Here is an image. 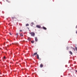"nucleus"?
Wrapping results in <instances>:
<instances>
[{"mask_svg": "<svg viewBox=\"0 0 77 77\" xmlns=\"http://www.w3.org/2000/svg\"><path fill=\"white\" fill-rule=\"evenodd\" d=\"M72 49H73V50H74V51H75V48H72Z\"/></svg>", "mask_w": 77, "mask_h": 77, "instance_id": "ddd939ff", "label": "nucleus"}, {"mask_svg": "<svg viewBox=\"0 0 77 77\" xmlns=\"http://www.w3.org/2000/svg\"><path fill=\"white\" fill-rule=\"evenodd\" d=\"M37 54H36V57H37V58L38 59H39V55H38V54H37Z\"/></svg>", "mask_w": 77, "mask_h": 77, "instance_id": "7ed1b4c3", "label": "nucleus"}, {"mask_svg": "<svg viewBox=\"0 0 77 77\" xmlns=\"http://www.w3.org/2000/svg\"><path fill=\"white\" fill-rule=\"evenodd\" d=\"M28 40H29V41H30L31 40V38H30L29 37L27 39Z\"/></svg>", "mask_w": 77, "mask_h": 77, "instance_id": "6e6552de", "label": "nucleus"}, {"mask_svg": "<svg viewBox=\"0 0 77 77\" xmlns=\"http://www.w3.org/2000/svg\"><path fill=\"white\" fill-rule=\"evenodd\" d=\"M43 64H41L40 65V67L42 68L43 67Z\"/></svg>", "mask_w": 77, "mask_h": 77, "instance_id": "0eeeda50", "label": "nucleus"}, {"mask_svg": "<svg viewBox=\"0 0 77 77\" xmlns=\"http://www.w3.org/2000/svg\"><path fill=\"white\" fill-rule=\"evenodd\" d=\"M29 34H31V36H33V37H34L35 35V33H34V32H30V33H29Z\"/></svg>", "mask_w": 77, "mask_h": 77, "instance_id": "f257e3e1", "label": "nucleus"}, {"mask_svg": "<svg viewBox=\"0 0 77 77\" xmlns=\"http://www.w3.org/2000/svg\"><path fill=\"white\" fill-rule=\"evenodd\" d=\"M35 42H38V39L37 37H35Z\"/></svg>", "mask_w": 77, "mask_h": 77, "instance_id": "39448f33", "label": "nucleus"}, {"mask_svg": "<svg viewBox=\"0 0 77 77\" xmlns=\"http://www.w3.org/2000/svg\"><path fill=\"white\" fill-rule=\"evenodd\" d=\"M23 31L21 29H20V32H22Z\"/></svg>", "mask_w": 77, "mask_h": 77, "instance_id": "a211bd4d", "label": "nucleus"}, {"mask_svg": "<svg viewBox=\"0 0 77 77\" xmlns=\"http://www.w3.org/2000/svg\"><path fill=\"white\" fill-rule=\"evenodd\" d=\"M7 2H8V3H10L11 2L10 1H8V0L7 1Z\"/></svg>", "mask_w": 77, "mask_h": 77, "instance_id": "6ab92c4d", "label": "nucleus"}, {"mask_svg": "<svg viewBox=\"0 0 77 77\" xmlns=\"http://www.w3.org/2000/svg\"><path fill=\"white\" fill-rule=\"evenodd\" d=\"M33 25H34V23L32 22V23H31V26H33Z\"/></svg>", "mask_w": 77, "mask_h": 77, "instance_id": "9b49d317", "label": "nucleus"}, {"mask_svg": "<svg viewBox=\"0 0 77 77\" xmlns=\"http://www.w3.org/2000/svg\"><path fill=\"white\" fill-rule=\"evenodd\" d=\"M37 54V52H35V53H34V54H32V55L33 57H34L35 55H36Z\"/></svg>", "mask_w": 77, "mask_h": 77, "instance_id": "f03ea898", "label": "nucleus"}, {"mask_svg": "<svg viewBox=\"0 0 77 77\" xmlns=\"http://www.w3.org/2000/svg\"><path fill=\"white\" fill-rule=\"evenodd\" d=\"M43 29L45 30H47V28L44 27V26H43Z\"/></svg>", "mask_w": 77, "mask_h": 77, "instance_id": "423d86ee", "label": "nucleus"}, {"mask_svg": "<svg viewBox=\"0 0 77 77\" xmlns=\"http://www.w3.org/2000/svg\"><path fill=\"white\" fill-rule=\"evenodd\" d=\"M69 53L71 55H72V54H73L72 52H71V51H69Z\"/></svg>", "mask_w": 77, "mask_h": 77, "instance_id": "1a4fd4ad", "label": "nucleus"}, {"mask_svg": "<svg viewBox=\"0 0 77 77\" xmlns=\"http://www.w3.org/2000/svg\"><path fill=\"white\" fill-rule=\"evenodd\" d=\"M75 49L76 51H77V48L76 47H75Z\"/></svg>", "mask_w": 77, "mask_h": 77, "instance_id": "dca6fc26", "label": "nucleus"}, {"mask_svg": "<svg viewBox=\"0 0 77 77\" xmlns=\"http://www.w3.org/2000/svg\"><path fill=\"white\" fill-rule=\"evenodd\" d=\"M76 34H77V31L76 32Z\"/></svg>", "mask_w": 77, "mask_h": 77, "instance_id": "5701e85b", "label": "nucleus"}, {"mask_svg": "<svg viewBox=\"0 0 77 77\" xmlns=\"http://www.w3.org/2000/svg\"><path fill=\"white\" fill-rule=\"evenodd\" d=\"M20 36H21L23 37V34L22 33H21V34H20Z\"/></svg>", "mask_w": 77, "mask_h": 77, "instance_id": "9d476101", "label": "nucleus"}, {"mask_svg": "<svg viewBox=\"0 0 77 77\" xmlns=\"http://www.w3.org/2000/svg\"><path fill=\"white\" fill-rule=\"evenodd\" d=\"M12 19H14V18H15V17H12Z\"/></svg>", "mask_w": 77, "mask_h": 77, "instance_id": "f3484780", "label": "nucleus"}, {"mask_svg": "<svg viewBox=\"0 0 77 77\" xmlns=\"http://www.w3.org/2000/svg\"><path fill=\"white\" fill-rule=\"evenodd\" d=\"M4 58L5 59L6 58L5 57H4Z\"/></svg>", "mask_w": 77, "mask_h": 77, "instance_id": "aec40b11", "label": "nucleus"}, {"mask_svg": "<svg viewBox=\"0 0 77 77\" xmlns=\"http://www.w3.org/2000/svg\"><path fill=\"white\" fill-rule=\"evenodd\" d=\"M31 42L32 43H34V41H31Z\"/></svg>", "mask_w": 77, "mask_h": 77, "instance_id": "4468645a", "label": "nucleus"}, {"mask_svg": "<svg viewBox=\"0 0 77 77\" xmlns=\"http://www.w3.org/2000/svg\"><path fill=\"white\" fill-rule=\"evenodd\" d=\"M10 35H12V34H11V33H10Z\"/></svg>", "mask_w": 77, "mask_h": 77, "instance_id": "412c9836", "label": "nucleus"}, {"mask_svg": "<svg viewBox=\"0 0 77 77\" xmlns=\"http://www.w3.org/2000/svg\"><path fill=\"white\" fill-rule=\"evenodd\" d=\"M36 27H37V28H40L41 26L40 25H36Z\"/></svg>", "mask_w": 77, "mask_h": 77, "instance_id": "20e7f679", "label": "nucleus"}, {"mask_svg": "<svg viewBox=\"0 0 77 77\" xmlns=\"http://www.w3.org/2000/svg\"><path fill=\"white\" fill-rule=\"evenodd\" d=\"M16 35H17V36H18V35H19L18 33H17Z\"/></svg>", "mask_w": 77, "mask_h": 77, "instance_id": "2eb2a0df", "label": "nucleus"}, {"mask_svg": "<svg viewBox=\"0 0 77 77\" xmlns=\"http://www.w3.org/2000/svg\"><path fill=\"white\" fill-rule=\"evenodd\" d=\"M29 25L28 24V23H27V24H26V26H29Z\"/></svg>", "mask_w": 77, "mask_h": 77, "instance_id": "f8f14e48", "label": "nucleus"}, {"mask_svg": "<svg viewBox=\"0 0 77 77\" xmlns=\"http://www.w3.org/2000/svg\"><path fill=\"white\" fill-rule=\"evenodd\" d=\"M76 28H77V25H76Z\"/></svg>", "mask_w": 77, "mask_h": 77, "instance_id": "4be33fe9", "label": "nucleus"}]
</instances>
